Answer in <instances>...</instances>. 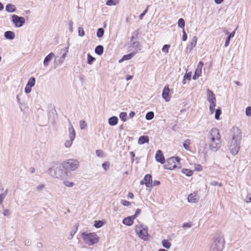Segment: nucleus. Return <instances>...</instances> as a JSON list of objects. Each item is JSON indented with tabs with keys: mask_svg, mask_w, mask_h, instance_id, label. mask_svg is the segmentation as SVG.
Listing matches in <instances>:
<instances>
[{
	"mask_svg": "<svg viewBox=\"0 0 251 251\" xmlns=\"http://www.w3.org/2000/svg\"><path fill=\"white\" fill-rule=\"evenodd\" d=\"M162 244L164 248L169 249L170 248L171 244V243L167 240L164 239L162 241Z\"/></svg>",
	"mask_w": 251,
	"mask_h": 251,
	"instance_id": "c85d7f7f",
	"label": "nucleus"
},
{
	"mask_svg": "<svg viewBox=\"0 0 251 251\" xmlns=\"http://www.w3.org/2000/svg\"><path fill=\"white\" fill-rule=\"evenodd\" d=\"M118 122V119L116 116H113L110 118L108 120V123L111 126H115L117 124Z\"/></svg>",
	"mask_w": 251,
	"mask_h": 251,
	"instance_id": "393cba45",
	"label": "nucleus"
},
{
	"mask_svg": "<svg viewBox=\"0 0 251 251\" xmlns=\"http://www.w3.org/2000/svg\"><path fill=\"white\" fill-rule=\"evenodd\" d=\"M232 133V140L241 141L242 138L241 131L237 127H233L231 129Z\"/></svg>",
	"mask_w": 251,
	"mask_h": 251,
	"instance_id": "9d476101",
	"label": "nucleus"
},
{
	"mask_svg": "<svg viewBox=\"0 0 251 251\" xmlns=\"http://www.w3.org/2000/svg\"><path fill=\"white\" fill-rule=\"evenodd\" d=\"M104 29L102 28H99L97 32V36L99 38H101L102 37L104 34Z\"/></svg>",
	"mask_w": 251,
	"mask_h": 251,
	"instance_id": "72a5a7b5",
	"label": "nucleus"
},
{
	"mask_svg": "<svg viewBox=\"0 0 251 251\" xmlns=\"http://www.w3.org/2000/svg\"><path fill=\"white\" fill-rule=\"evenodd\" d=\"M207 143L209 149L213 151H217L221 147V137L219 130L212 128L206 135Z\"/></svg>",
	"mask_w": 251,
	"mask_h": 251,
	"instance_id": "f257e3e1",
	"label": "nucleus"
},
{
	"mask_svg": "<svg viewBox=\"0 0 251 251\" xmlns=\"http://www.w3.org/2000/svg\"><path fill=\"white\" fill-rule=\"evenodd\" d=\"M187 39V36L186 33L184 29H183V35H182V40L183 41H186Z\"/></svg>",
	"mask_w": 251,
	"mask_h": 251,
	"instance_id": "6e6d98bb",
	"label": "nucleus"
},
{
	"mask_svg": "<svg viewBox=\"0 0 251 251\" xmlns=\"http://www.w3.org/2000/svg\"><path fill=\"white\" fill-rule=\"evenodd\" d=\"M170 91L169 86L168 85L165 86L163 89L162 96L166 101H169L171 100V96L169 94Z\"/></svg>",
	"mask_w": 251,
	"mask_h": 251,
	"instance_id": "4468645a",
	"label": "nucleus"
},
{
	"mask_svg": "<svg viewBox=\"0 0 251 251\" xmlns=\"http://www.w3.org/2000/svg\"><path fill=\"white\" fill-rule=\"evenodd\" d=\"M95 51L96 54L100 55L103 53V47L101 45H99L96 47L95 50Z\"/></svg>",
	"mask_w": 251,
	"mask_h": 251,
	"instance_id": "bb28decb",
	"label": "nucleus"
},
{
	"mask_svg": "<svg viewBox=\"0 0 251 251\" xmlns=\"http://www.w3.org/2000/svg\"><path fill=\"white\" fill-rule=\"evenodd\" d=\"M149 142V138L147 136H141L139 137L138 143L139 145H143L146 143H148Z\"/></svg>",
	"mask_w": 251,
	"mask_h": 251,
	"instance_id": "5701e85b",
	"label": "nucleus"
},
{
	"mask_svg": "<svg viewBox=\"0 0 251 251\" xmlns=\"http://www.w3.org/2000/svg\"><path fill=\"white\" fill-rule=\"evenodd\" d=\"M54 54L52 52H50L49 54L45 58L43 64L44 66L47 67L48 66L50 61L54 57Z\"/></svg>",
	"mask_w": 251,
	"mask_h": 251,
	"instance_id": "6ab92c4d",
	"label": "nucleus"
},
{
	"mask_svg": "<svg viewBox=\"0 0 251 251\" xmlns=\"http://www.w3.org/2000/svg\"><path fill=\"white\" fill-rule=\"evenodd\" d=\"M245 201L247 203H249L251 202V194H248L245 199Z\"/></svg>",
	"mask_w": 251,
	"mask_h": 251,
	"instance_id": "5fc2aeb1",
	"label": "nucleus"
},
{
	"mask_svg": "<svg viewBox=\"0 0 251 251\" xmlns=\"http://www.w3.org/2000/svg\"><path fill=\"white\" fill-rule=\"evenodd\" d=\"M85 35V31L82 27L78 28V35L80 37H83Z\"/></svg>",
	"mask_w": 251,
	"mask_h": 251,
	"instance_id": "3c124183",
	"label": "nucleus"
},
{
	"mask_svg": "<svg viewBox=\"0 0 251 251\" xmlns=\"http://www.w3.org/2000/svg\"><path fill=\"white\" fill-rule=\"evenodd\" d=\"M102 167L103 169L106 171L107 170V168L109 167V165L107 162H105V163H102Z\"/></svg>",
	"mask_w": 251,
	"mask_h": 251,
	"instance_id": "bf43d9fd",
	"label": "nucleus"
},
{
	"mask_svg": "<svg viewBox=\"0 0 251 251\" xmlns=\"http://www.w3.org/2000/svg\"><path fill=\"white\" fill-rule=\"evenodd\" d=\"M181 172L183 174L186 175V176H191L193 174V172L192 170L187 169H183Z\"/></svg>",
	"mask_w": 251,
	"mask_h": 251,
	"instance_id": "2f4dec72",
	"label": "nucleus"
},
{
	"mask_svg": "<svg viewBox=\"0 0 251 251\" xmlns=\"http://www.w3.org/2000/svg\"><path fill=\"white\" fill-rule=\"evenodd\" d=\"M7 194V190H6L3 193L0 195V204L3 202L4 199Z\"/></svg>",
	"mask_w": 251,
	"mask_h": 251,
	"instance_id": "4c0bfd02",
	"label": "nucleus"
},
{
	"mask_svg": "<svg viewBox=\"0 0 251 251\" xmlns=\"http://www.w3.org/2000/svg\"><path fill=\"white\" fill-rule=\"evenodd\" d=\"M119 2V0H107L106 4L108 6L116 5Z\"/></svg>",
	"mask_w": 251,
	"mask_h": 251,
	"instance_id": "7c9ffc66",
	"label": "nucleus"
},
{
	"mask_svg": "<svg viewBox=\"0 0 251 251\" xmlns=\"http://www.w3.org/2000/svg\"><path fill=\"white\" fill-rule=\"evenodd\" d=\"M70 25V31L71 32H72L73 31V22H71L69 24Z\"/></svg>",
	"mask_w": 251,
	"mask_h": 251,
	"instance_id": "0e129e2a",
	"label": "nucleus"
},
{
	"mask_svg": "<svg viewBox=\"0 0 251 251\" xmlns=\"http://www.w3.org/2000/svg\"><path fill=\"white\" fill-rule=\"evenodd\" d=\"M63 183L66 186L69 187H72L74 185V183L73 182L68 180L64 181Z\"/></svg>",
	"mask_w": 251,
	"mask_h": 251,
	"instance_id": "c03bdc74",
	"label": "nucleus"
},
{
	"mask_svg": "<svg viewBox=\"0 0 251 251\" xmlns=\"http://www.w3.org/2000/svg\"><path fill=\"white\" fill-rule=\"evenodd\" d=\"M144 181H145V184L146 186L148 187H152V177L151 175H147L145 176L144 178Z\"/></svg>",
	"mask_w": 251,
	"mask_h": 251,
	"instance_id": "a211bd4d",
	"label": "nucleus"
},
{
	"mask_svg": "<svg viewBox=\"0 0 251 251\" xmlns=\"http://www.w3.org/2000/svg\"><path fill=\"white\" fill-rule=\"evenodd\" d=\"M12 21L16 27H21L25 23V20L24 17H19L16 15H13L12 16Z\"/></svg>",
	"mask_w": 251,
	"mask_h": 251,
	"instance_id": "1a4fd4ad",
	"label": "nucleus"
},
{
	"mask_svg": "<svg viewBox=\"0 0 251 251\" xmlns=\"http://www.w3.org/2000/svg\"><path fill=\"white\" fill-rule=\"evenodd\" d=\"M11 211L7 209H4L3 211V215L5 217H9L11 214Z\"/></svg>",
	"mask_w": 251,
	"mask_h": 251,
	"instance_id": "de8ad7c7",
	"label": "nucleus"
},
{
	"mask_svg": "<svg viewBox=\"0 0 251 251\" xmlns=\"http://www.w3.org/2000/svg\"><path fill=\"white\" fill-rule=\"evenodd\" d=\"M203 66V63L202 61H200L197 65V69L195 71V75H197V76H200L201 75Z\"/></svg>",
	"mask_w": 251,
	"mask_h": 251,
	"instance_id": "412c9836",
	"label": "nucleus"
},
{
	"mask_svg": "<svg viewBox=\"0 0 251 251\" xmlns=\"http://www.w3.org/2000/svg\"><path fill=\"white\" fill-rule=\"evenodd\" d=\"M178 26L181 28H183V29H184L185 21L182 18H180L178 20Z\"/></svg>",
	"mask_w": 251,
	"mask_h": 251,
	"instance_id": "e433bc0d",
	"label": "nucleus"
},
{
	"mask_svg": "<svg viewBox=\"0 0 251 251\" xmlns=\"http://www.w3.org/2000/svg\"><path fill=\"white\" fill-rule=\"evenodd\" d=\"M119 116L122 121H123L124 122H125L126 121L127 114L126 112H121L120 113Z\"/></svg>",
	"mask_w": 251,
	"mask_h": 251,
	"instance_id": "58836bf2",
	"label": "nucleus"
},
{
	"mask_svg": "<svg viewBox=\"0 0 251 251\" xmlns=\"http://www.w3.org/2000/svg\"><path fill=\"white\" fill-rule=\"evenodd\" d=\"M4 37L9 40H13L15 38V33L11 31H7L4 33Z\"/></svg>",
	"mask_w": 251,
	"mask_h": 251,
	"instance_id": "4be33fe9",
	"label": "nucleus"
},
{
	"mask_svg": "<svg viewBox=\"0 0 251 251\" xmlns=\"http://www.w3.org/2000/svg\"><path fill=\"white\" fill-rule=\"evenodd\" d=\"M210 184L212 186H215V185H218V183L217 181H213L211 182Z\"/></svg>",
	"mask_w": 251,
	"mask_h": 251,
	"instance_id": "69168bd1",
	"label": "nucleus"
},
{
	"mask_svg": "<svg viewBox=\"0 0 251 251\" xmlns=\"http://www.w3.org/2000/svg\"><path fill=\"white\" fill-rule=\"evenodd\" d=\"M121 203L124 206H129L130 204V202L126 200H122L121 201Z\"/></svg>",
	"mask_w": 251,
	"mask_h": 251,
	"instance_id": "4d7b16f0",
	"label": "nucleus"
},
{
	"mask_svg": "<svg viewBox=\"0 0 251 251\" xmlns=\"http://www.w3.org/2000/svg\"><path fill=\"white\" fill-rule=\"evenodd\" d=\"M79 126L81 130H84L87 128V124L84 120H80L79 121Z\"/></svg>",
	"mask_w": 251,
	"mask_h": 251,
	"instance_id": "473e14b6",
	"label": "nucleus"
},
{
	"mask_svg": "<svg viewBox=\"0 0 251 251\" xmlns=\"http://www.w3.org/2000/svg\"><path fill=\"white\" fill-rule=\"evenodd\" d=\"M96 154L97 156L100 158H102L104 157V153L101 150H98L96 151Z\"/></svg>",
	"mask_w": 251,
	"mask_h": 251,
	"instance_id": "a18cd8bd",
	"label": "nucleus"
},
{
	"mask_svg": "<svg viewBox=\"0 0 251 251\" xmlns=\"http://www.w3.org/2000/svg\"><path fill=\"white\" fill-rule=\"evenodd\" d=\"M134 54L133 53H129L128 54L125 55L123 56L124 59L125 60H128L130 59L133 56Z\"/></svg>",
	"mask_w": 251,
	"mask_h": 251,
	"instance_id": "09e8293b",
	"label": "nucleus"
},
{
	"mask_svg": "<svg viewBox=\"0 0 251 251\" xmlns=\"http://www.w3.org/2000/svg\"><path fill=\"white\" fill-rule=\"evenodd\" d=\"M188 201L190 203H195L197 201L198 196L196 194H190L188 196Z\"/></svg>",
	"mask_w": 251,
	"mask_h": 251,
	"instance_id": "aec40b11",
	"label": "nucleus"
},
{
	"mask_svg": "<svg viewBox=\"0 0 251 251\" xmlns=\"http://www.w3.org/2000/svg\"><path fill=\"white\" fill-rule=\"evenodd\" d=\"M35 78L33 77H30L27 82L25 87V92L26 94H28L31 91V88L35 85Z\"/></svg>",
	"mask_w": 251,
	"mask_h": 251,
	"instance_id": "f8f14e48",
	"label": "nucleus"
},
{
	"mask_svg": "<svg viewBox=\"0 0 251 251\" xmlns=\"http://www.w3.org/2000/svg\"><path fill=\"white\" fill-rule=\"evenodd\" d=\"M5 10L9 13L14 12L16 11V7L14 5L9 3L6 6Z\"/></svg>",
	"mask_w": 251,
	"mask_h": 251,
	"instance_id": "a878e982",
	"label": "nucleus"
},
{
	"mask_svg": "<svg viewBox=\"0 0 251 251\" xmlns=\"http://www.w3.org/2000/svg\"><path fill=\"white\" fill-rule=\"evenodd\" d=\"M206 98L210 104L216 103V99L212 91L207 89L206 90Z\"/></svg>",
	"mask_w": 251,
	"mask_h": 251,
	"instance_id": "ddd939ff",
	"label": "nucleus"
},
{
	"mask_svg": "<svg viewBox=\"0 0 251 251\" xmlns=\"http://www.w3.org/2000/svg\"><path fill=\"white\" fill-rule=\"evenodd\" d=\"M141 210L140 209H137L136 211L135 214L132 216H135V219L137 217L138 215L141 213Z\"/></svg>",
	"mask_w": 251,
	"mask_h": 251,
	"instance_id": "e2e57ef3",
	"label": "nucleus"
},
{
	"mask_svg": "<svg viewBox=\"0 0 251 251\" xmlns=\"http://www.w3.org/2000/svg\"><path fill=\"white\" fill-rule=\"evenodd\" d=\"M95 60V58L92 56L90 54L87 55V63L89 64H92L93 62Z\"/></svg>",
	"mask_w": 251,
	"mask_h": 251,
	"instance_id": "a19ab883",
	"label": "nucleus"
},
{
	"mask_svg": "<svg viewBox=\"0 0 251 251\" xmlns=\"http://www.w3.org/2000/svg\"><path fill=\"white\" fill-rule=\"evenodd\" d=\"M235 31H234L230 33V34L229 35L228 37L226 38V42H225V46L226 47H227L229 45V43H230V38L233 37L235 35Z\"/></svg>",
	"mask_w": 251,
	"mask_h": 251,
	"instance_id": "cd10ccee",
	"label": "nucleus"
},
{
	"mask_svg": "<svg viewBox=\"0 0 251 251\" xmlns=\"http://www.w3.org/2000/svg\"><path fill=\"white\" fill-rule=\"evenodd\" d=\"M223 242L221 238H218L212 246V251H221L223 248Z\"/></svg>",
	"mask_w": 251,
	"mask_h": 251,
	"instance_id": "9b49d317",
	"label": "nucleus"
},
{
	"mask_svg": "<svg viewBox=\"0 0 251 251\" xmlns=\"http://www.w3.org/2000/svg\"><path fill=\"white\" fill-rule=\"evenodd\" d=\"M135 232L138 236L142 239L146 241L148 240L149 234L148 227L143 224L137 225L135 226Z\"/></svg>",
	"mask_w": 251,
	"mask_h": 251,
	"instance_id": "7ed1b4c3",
	"label": "nucleus"
},
{
	"mask_svg": "<svg viewBox=\"0 0 251 251\" xmlns=\"http://www.w3.org/2000/svg\"><path fill=\"white\" fill-rule=\"evenodd\" d=\"M195 169L197 171H201L202 170V167L201 165L197 164L196 165Z\"/></svg>",
	"mask_w": 251,
	"mask_h": 251,
	"instance_id": "13d9d810",
	"label": "nucleus"
},
{
	"mask_svg": "<svg viewBox=\"0 0 251 251\" xmlns=\"http://www.w3.org/2000/svg\"><path fill=\"white\" fill-rule=\"evenodd\" d=\"M170 48V46L169 45H165L162 48V50L165 53L167 54L169 52V49Z\"/></svg>",
	"mask_w": 251,
	"mask_h": 251,
	"instance_id": "79ce46f5",
	"label": "nucleus"
},
{
	"mask_svg": "<svg viewBox=\"0 0 251 251\" xmlns=\"http://www.w3.org/2000/svg\"><path fill=\"white\" fill-rule=\"evenodd\" d=\"M68 131L69 138L75 140V132L70 121H69V127L68 128Z\"/></svg>",
	"mask_w": 251,
	"mask_h": 251,
	"instance_id": "dca6fc26",
	"label": "nucleus"
},
{
	"mask_svg": "<svg viewBox=\"0 0 251 251\" xmlns=\"http://www.w3.org/2000/svg\"><path fill=\"white\" fill-rule=\"evenodd\" d=\"M180 158L178 157H172L167 159L164 168L168 170H173L178 167Z\"/></svg>",
	"mask_w": 251,
	"mask_h": 251,
	"instance_id": "39448f33",
	"label": "nucleus"
},
{
	"mask_svg": "<svg viewBox=\"0 0 251 251\" xmlns=\"http://www.w3.org/2000/svg\"><path fill=\"white\" fill-rule=\"evenodd\" d=\"M148 7L149 6H148L147 7V8L144 10V11L141 13L140 16H139V18L140 20H142L143 18V17L144 16V15L146 14V13L148 12Z\"/></svg>",
	"mask_w": 251,
	"mask_h": 251,
	"instance_id": "864d4df0",
	"label": "nucleus"
},
{
	"mask_svg": "<svg viewBox=\"0 0 251 251\" xmlns=\"http://www.w3.org/2000/svg\"><path fill=\"white\" fill-rule=\"evenodd\" d=\"M63 171L58 168H50L48 171V173L52 177L60 178L62 176Z\"/></svg>",
	"mask_w": 251,
	"mask_h": 251,
	"instance_id": "6e6552de",
	"label": "nucleus"
},
{
	"mask_svg": "<svg viewBox=\"0 0 251 251\" xmlns=\"http://www.w3.org/2000/svg\"><path fill=\"white\" fill-rule=\"evenodd\" d=\"M154 117V113L153 112H149L146 115V119L148 120H151Z\"/></svg>",
	"mask_w": 251,
	"mask_h": 251,
	"instance_id": "c9c22d12",
	"label": "nucleus"
},
{
	"mask_svg": "<svg viewBox=\"0 0 251 251\" xmlns=\"http://www.w3.org/2000/svg\"><path fill=\"white\" fill-rule=\"evenodd\" d=\"M135 114V112H133V111H131V112L129 113V117H130L131 118H133V117L134 116Z\"/></svg>",
	"mask_w": 251,
	"mask_h": 251,
	"instance_id": "338daca9",
	"label": "nucleus"
},
{
	"mask_svg": "<svg viewBox=\"0 0 251 251\" xmlns=\"http://www.w3.org/2000/svg\"><path fill=\"white\" fill-rule=\"evenodd\" d=\"M221 114V110L220 108H218L215 110V118L216 120H219L220 116Z\"/></svg>",
	"mask_w": 251,
	"mask_h": 251,
	"instance_id": "37998d69",
	"label": "nucleus"
},
{
	"mask_svg": "<svg viewBox=\"0 0 251 251\" xmlns=\"http://www.w3.org/2000/svg\"><path fill=\"white\" fill-rule=\"evenodd\" d=\"M45 188V185L44 184H40L37 187V189L38 190H41Z\"/></svg>",
	"mask_w": 251,
	"mask_h": 251,
	"instance_id": "680f3d73",
	"label": "nucleus"
},
{
	"mask_svg": "<svg viewBox=\"0 0 251 251\" xmlns=\"http://www.w3.org/2000/svg\"><path fill=\"white\" fill-rule=\"evenodd\" d=\"M84 242L88 245L91 246L98 242L99 237L97 235L94 233H89L84 232L81 234Z\"/></svg>",
	"mask_w": 251,
	"mask_h": 251,
	"instance_id": "f03ea898",
	"label": "nucleus"
},
{
	"mask_svg": "<svg viewBox=\"0 0 251 251\" xmlns=\"http://www.w3.org/2000/svg\"><path fill=\"white\" fill-rule=\"evenodd\" d=\"M246 114L248 116H251V107H248L246 109Z\"/></svg>",
	"mask_w": 251,
	"mask_h": 251,
	"instance_id": "603ef678",
	"label": "nucleus"
},
{
	"mask_svg": "<svg viewBox=\"0 0 251 251\" xmlns=\"http://www.w3.org/2000/svg\"><path fill=\"white\" fill-rule=\"evenodd\" d=\"M191 72H189V73H186L184 76V77H183V80L182 81V83L183 84H185V80L186 79H188L189 80H190L191 79Z\"/></svg>",
	"mask_w": 251,
	"mask_h": 251,
	"instance_id": "f704fd0d",
	"label": "nucleus"
},
{
	"mask_svg": "<svg viewBox=\"0 0 251 251\" xmlns=\"http://www.w3.org/2000/svg\"><path fill=\"white\" fill-rule=\"evenodd\" d=\"M216 103L210 104L209 110L211 114H213L215 111V108L216 107Z\"/></svg>",
	"mask_w": 251,
	"mask_h": 251,
	"instance_id": "8fccbe9b",
	"label": "nucleus"
},
{
	"mask_svg": "<svg viewBox=\"0 0 251 251\" xmlns=\"http://www.w3.org/2000/svg\"><path fill=\"white\" fill-rule=\"evenodd\" d=\"M74 140V139H70L69 140L66 141L65 142V147L67 148H70L72 146Z\"/></svg>",
	"mask_w": 251,
	"mask_h": 251,
	"instance_id": "ea45409f",
	"label": "nucleus"
},
{
	"mask_svg": "<svg viewBox=\"0 0 251 251\" xmlns=\"http://www.w3.org/2000/svg\"><path fill=\"white\" fill-rule=\"evenodd\" d=\"M155 159L156 160L161 163L163 164L165 162V158L162 152L160 150H158L155 154Z\"/></svg>",
	"mask_w": 251,
	"mask_h": 251,
	"instance_id": "2eb2a0df",
	"label": "nucleus"
},
{
	"mask_svg": "<svg viewBox=\"0 0 251 251\" xmlns=\"http://www.w3.org/2000/svg\"><path fill=\"white\" fill-rule=\"evenodd\" d=\"M190 144H191L190 140L186 139L184 141V142L183 144V146L185 150H186L187 151H190V149L189 145H190Z\"/></svg>",
	"mask_w": 251,
	"mask_h": 251,
	"instance_id": "c756f323",
	"label": "nucleus"
},
{
	"mask_svg": "<svg viewBox=\"0 0 251 251\" xmlns=\"http://www.w3.org/2000/svg\"><path fill=\"white\" fill-rule=\"evenodd\" d=\"M197 38L196 36H194L191 39V42L188 46V48H190V50H192L196 45L197 42Z\"/></svg>",
	"mask_w": 251,
	"mask_h": 251,
	"instance_id": "b1692460",
	"label": "nucleus"
},
{
	"mask_svg": "<svg viewBox=\"0 0 251 251\" xmlns=\"http://www.w3.org/2000/svg\"><path fill=\"white\" fill-rule=\"evenodd\" d=\"M79 166V163L77 160L68 159L63 163L64 168L70 171L75 170Z\"/></svg>",
	"mask_w": 251,
	"mask_h": 251,
	"instance_id": "20e7f679",
	"label": "nucleus"
},
{
	"mask_svg": "<svg viewBox=\"0 0 251 251\" xmlns=\"http://www.w3.org/2000/svg\"><path fill=\"white\" fill-rule=\"evenodd\" d=\"M103 226V222L100 221H96L94 226L97 228H100Z\"/></svg>",
	"mask_w": 251,
	"mask_h": 251,
	"instance_id": "49530a36",
	"label": "nucleus"
},
{
	"mask_svg": "<svg viewBox=\"0 0 251 251\" xmlns=\"http://www.w3.org/2000/svg\"><path fill=\"white\" fill-rule=\"evenodd\" d=\"M240 141L231 140L229 146V148L231 154L235 155L238 153L240 148Z\"/></svg>",
	"mask_w": 251,
	"mask_h": 251,
	"instance_id": "0eeeda50",
	"label": "nucleus"
},
{
	"mask_svg": "<svg viewBox=\"0 0 251 251\" xmlns=\"http://www.w3.org/2000/svg\"><path fill=\"white\" fill-rule=\"evenodd\" d=\"M192 226V225L191 223H184L183 225V226L182 227H188V228H189V227H191Z\"/></svg>",
	"mask_w": 251,
	"mask_h": 251,
	"instance_id": "052dcab7",
	"label": "nucleus"
},
{
	"mask_svg": "<svg viewBox=\"0 0 251 251\" xmlns=\"http://www.w3.org/2000/svg\"><path fill=\"white\" fill-rule=\"evenodd\" d=\"M61 51L63 52L62 56L60 57H56L55 58L54 62V66L55 68L61 65L64 62L68 52V48H66L62 49Z\"/></svg>",
	"mask_w": 251,
	"mask_h": 251,
	"instance_id": "423d86ee",
	"label": "nucleus"
},
{
	"mask_svg": "<svg viewBox=\"0 0 251 251\" xmlns=\"http://www.w3.org/2000/svg\"><path fill=\"white\" fill-rule=\"evenodd\" d=\"M135 219V216H129L125 218L123 220V223L126 226H131L133 223V221Z\"/></svg>",
	"mask_w": 251,
	"mask_h": 251,
	"instance_id": "f3484780",
	"label": "nucleus"
},
{
	"mask_svg": "<svg viewBox=\"0 0 251 251\" xmlns=\"http://www.w3.org/2000/svg\"><path fill=\"white\" fill-rule=\"evenodd\" d=\"M214 1L216 4H219L221 3L224 1V0H214Z\"/></svg>",
	"mask_w": 251,
	"mask_h": 251,
	"instance_id": "774afa93",
	"label": "nucleus"
}]
</instances>
